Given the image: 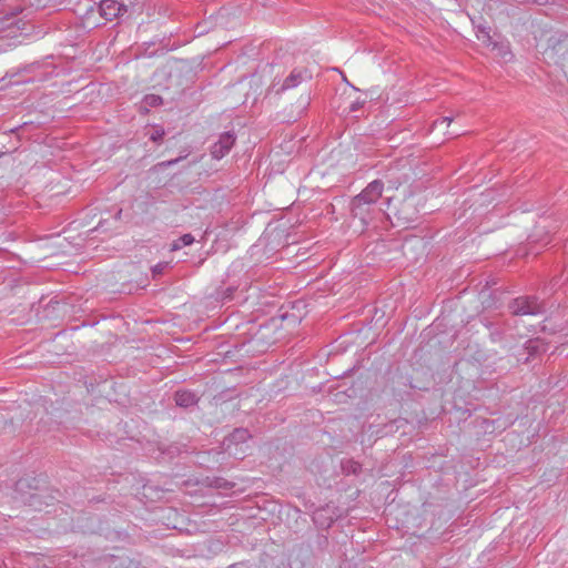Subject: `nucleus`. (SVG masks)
Listing matches in <instances>:
<instances>
[{"instance_id": "nucleus-15", "label": "nucleus", "mask_w": 568, "mask_h": 568, "mask_svg": "<svg viewBox=\"0 0 568 568\" xmlns=\"http://www.w3.org/2000/svg\"><path fill=\"white\" fill-rule=\"evenodd\" d=\"M324 509L317 510L313 515V521L322 529H328L333 524L332 517H324Z\"/></svg>"}, {"instance_id": "nucleus-22", "label": "nucleus", "mask_w": 568, "mask_h": 568, "mask_svg": "<svg viewBox=\"0 0 568 568\" xmlns=\"http://www.w3.org/2000/svg\"><path fill=\"white\" fill-rule=\"evenodd\" d=\"M344 468L347 473L357 474L361 470L362 466L357 462L348 460Z\"/></svg>"}, {"instance_id": "nucleus-24", "label": "nucleus", "mask_w": 568, "mask_h": 568, "mask_svg": "<svg viewBox=\"0 0 568 568\" xmlns=\"http://www.w3.org/2000/svg\"><path fill=\"white\" fill-rule=\"evenodd\" d=\"M169 263L162 262L158 263L155 266L152 267V274L153 277L163 274L164 270L168 267Z\"/></svg>"}, {"instance_id": "nucleus-21", "label": "nucleus", "mask_w": 568, "mask_h": 568, "mask_svg": "<svg viewBox=\"0 0 568 568\" xmlns=\"http://www.w3.org/2000/svg\"><path fill=\"white\" fill-rule=\"evenodd\" d=\"M185 156H179L176 159H173V160H169V161H162V162H159L158 164L154 165V170L155 171H159V170H162V169H165V168H169V166H172L176 163H179L181 160H183Z\"/></svg>"}, {"instance_id": "nucleus-4", "label": "nucleus", "mask_w": 568, "mask_h": 568, "mask_svg": "<svg viewBox=\"0 0 568 568\" xmlns=\"http://www.w3.org/2000/svg\"><path fill=\"white\" fill-rule=\"evenodd\" d=\"M60 496L59 490L48 487L41 489L37 488L34 493L29 494V496L24 498V503L32 509L41 511L44 507L51 506L58 501Z\"/></svg>"}, {"instance_id": "nucleus-10", "label": "nucleus", "mask_w": 568, "mask_h": 568, "mask_svg": "<svg viewBox=\"0 0 568 568\" xmlns=\"http://www.w3.org/2000/svg\"><path fill=\"white\" fill-rule=\"evenodd\" d=\"M97 566L98 568H136L135 561L125 555H106L100 557Z\"/></svg>"}, {"instance_id": "nucleus-35", "label": "nucleus", "mask_w": 568, "mask_h": 568, "mask_svg": "<svg viewBox=\"0 0 568 568\" xmlns=\"http://www.w3.org/2000/svg\"><path fill=\"white\" fill-rule=\"evenodd\" d=\"M21 128H22V126L13 128V129H10L9 131H10V132H16V131L20 130Z\"/></svg>"}, {"instance_id": "nucleus-25", "label": "nucleus", "mask_w": 568, "mask_h": 568, "mask_svg": "<svg viewBox=\"0 0 568 568\" xmlns=\"http://www.w3.org/2000/svg\"><path fill=\"white\" fill-rule=\"evenodd\" d=\"M164 134H165L164 130L161 128H158L151 133L150 140L153 142H159L163 139Z\"/></svg>"}, {"instance_id": "nucleus-28", "label": "nucleus", "mask_w": 568, "mask_h": 568, "mask_svg": "<svg viewBox=\"0 0 568 568\" xmlns=\"http://www.w3.org/2000/svg\"><path fill=\"white\" fill-rule=\"evenodd\" d=\"M0 419H2L4 422H7L9 419L11 424L13 423V417L9 416L8 408H2L0 410Z\"/></svg>"}, {"instance_id": "nucleus-1", "label": "nucleus", "mask_w": 568, "mask_h": 568, "mask_svg": "<svg viewBox=\"0 0 568 568\" xmlns=\"http://www.w3.org/2000/svg\"><path fill=\"white\" fill-rule=\"evenodd\" d=\"M544 57L549 63L568 68V33L556 32L547 39Z\"/></svg>"}, {"instance_id": "nucleus-27", "label": "nucleus", "mask_w": 568, "mask_h": 568, "mask_svg": "<svg viewBox=\"0 0 568 568\" xmlns=\"http://www.w3.org/2000/svg\"><path fill=\"white\" fill-rule=\"evenodd\" d=\"M452 122H453V118L452 116H444L442 119H438V120L434 121L432 128L434 129L438 124H443V123H447V125H449Z\"/></svg>"}, {"instance_id": "nucleus-18", "label": "nucleus", "mask_w": 568, "mask_h": 568, "mask_svg": "<svg viewBox=\"0 0 568 568\" xmlns=\"http://www.w3.org/2000/svg\"><path fill=\"white\" fill-rule=\"evenodd\" d=\"M489 31L490 29L488 27L478 26L476 33L477 39L488 47L493 43V39Z\"/></svg>"}, {"instance_id": "nucleus-31", "label": "nucleus", "mask_w": 568, "mask_h": 568, "mask_svg": "<svg viewBox=\"0 0 568 568\" xmlns=\"http://www.w3.org/2000/svg\"><path fill=\"white\" fill-rule=\"evenodd\" d=\"M290 317H293V318H294V320H296L297 322H300V321H301V317H295V315H294V314L285 313V314H283V315H282V318H283V320H288Z\"/></svg>"}, {"instance_id": "nucleus-26", "label": "nucleus", "mask_w": 568, "mask_h": 568, "mask_svg": "<svg viewBox=\"0 0 568 568\" xmlns=\"http://www.w3.org/2000/svg\"><path fill=\"white\" fill-rule=\"evenodd\" d=\"M317 545H318V548H320V549L324 550V549L327 547V545H328V539H327V537H326V536H323V535H320V536L317 537Z\"/></svg>"}, {"instance_id": "nucleus-30", "label": "nucleus", "mask_w": 568, "mask_h": 568, "mask_svg": "<svg viewBox=\"0 0 568 568\" xmlns=\"http://www.w3.org/2000/svg\"><path fill=\"white\" fill-rule=\"evenodd\" d=\"M503 333L499 329H495L490 332V338L493 342H499L501 339Z\"/></svg>"}, {"instance_id": "nucleus-38", "label": "nucleus", "mask_w": 568, "mask_h": 568, "mask_svg": "<svg viewBox=\"0 0 568 568\" xmlns=\"http://www.w3.org/2000/svg\"><path fill=\"white\" fill-rule=\"evenodd\" d=\"M23 481L22 480H19L18 481V486H22Z\"/></svg>"}, {"instance_id": "nucleus-2", "label": "nucleus", "mask_w": 568, "mask_h": 568, "mask_svg": "<svg viewBox=\"0 0 568 568\" xmlns=\"http://www.w3.org/2000/svg\"><path fill=\"white\" fill-rule=\"evenodd\" d=\"M549 349V344L540 338H529L520 347H516L513 352L518 364H530L541 361L544 354Z\"/></svg>"}, {"instance_id": "nucleus-33", "label": "nucleus", "mask_w": 568, "mask_h": 568, "mask_svg": "<svg viewBox=\"0 0 568 568\" xmlns=\"http://www.w3.org/2000/svg\"><path fill=\"white\" fill-rule=\"evenodd\" d=\"M6 213L3 211V209H0V223H3L6 221Z\"/></svg>"}, {"instance_id": "nucleus-13", "label": "nucleus", "mask_w": 568, "mask_h": 568, "mask_svg": "<svg viewBox=\"0 0 568 568\" xmlns=\"http://www.w3.org/2000/svg\"><path fill=\"white\" fill-rule=\"evenodd\" d=\"M200 398L191 390L180 389L174 393V402L176 406L189 408L199 403Z\"/></svg>"}, {"instance_id": "nucleus-8", "label": "nucleus", "mask_w": 568, "mask_h": 568, "mask_svg": "<svg viewBox=\"0 0 568 568\" xmlns=\"http://www.w3.org/2000/svg\"><path fill=\"white\" fill-rule=\"evenodd\" d=\"M235 141L236 136L233 131L222 133L219 140L211 146L212 158L220 160L225 156L231 151Z\"/></svg>"}, {"instance_id": "nucleus-36", "label": "nucleus", "mask_w": 568, "mask_h": 568, "mask_svg": "<svg viewBox=\"0 0 568 568\" xmlns=\"http://www.w3.org/2000/svg\"><path fill=\"white\" fill-rule=\"evenodd\" d=\"M103 223H104V221H101V222L99 223V225H98V229L103 227Z\"/></svg>"}, {"instance_id": "nucleus-23", "label": "nucleus", "mask_w": 568, "mask_h": 568, "mask_svg": "<svg viewBox=\"0 0 568 568\" xmlns=\"http://www.w3.org/2000/svg\"><path fill=\"white\" fill-rule=\"evenodd\" d=\"M406 209H408V205L407 204L403 205L402 210L398 212L397 219L399 221H403V224L409 225L412 222H414V219L410 216L402 215L406 211Z\"/></svg>"}, {"instance_id": "nucleus-32", "label": "nucleus", "mask_w": 568, "mask_h": 568, "mask_svg": "<svg viewBox=\"0 0 568 568\" xmlns=\"http://www.w3.org/2000/svg\"><path fill=\"white\" fill-rule=\"evenodd\" d=\"M462 134H463V132H459V131H456V132H447V135H448L449 138L459 136V135H462Z\"/></svg>"}, {"instance_id": "nucleus-11", "label": "nucleus", "mask_w": 568, "mask_h": 568, "mask_svg": "<svg viewBox=\"0 0 568 568\" xmlns=\"http://www.w3.org/2000/svg\"><path fill=\"white\" fill-rule=\"evenodd\" d=\"M384 190V183L382 180H374L371 182L358 195L355 197L365 201V203L375 205L381 199Z\"/></svg>"}, {"instance_id": "nucleus-17", "label": "nucleus", "mask_w": 568, "mask_h": 568, "mask_svg": "<svg viewBox=\"0 0 568 568\" xmlns=\"http://www.w3.org/2000/svg\"><path fill=\"white\" fill-rule=\"evenodd\" d=\"M210 480L209 486L217 489H232L234 487V483L226 480L222 477H213L207 478Z\"/></svg>"}, {"instance_id": "nucleus-20", "label": "nucleus", "mask_w": 568, "mask_h": 568, "mask_svg": "<svg viewBox=\"0 0 568 568\" xmlns=\"http://www.w3.org/2000/svg\"><path fill=\"white\" fill-rule=\"evenodd\" d=\"M493 45V49L498 50V54L504 59L507 60V57H511V52L509 51L507 45L499 44L497 42H494L490 44Z\"/></svg>"}, {"instance_id": "nucleus-34", "label": "nucleus", "mask_w": 568, "mask_h": 568, "mask_svg": "<svg viewBox=\"0 0 568 568\" xmlns=\"http://www.w3.org/2000/svg\"><path fill=\"white\" fill-rule=\"evenodd\" d=\"M121 215H122V210H121V209H119V210L116 211V213L114 214V219L118 221V220H120V219H121Z\"/></svg>"}, {"instance_id": "nucleus-29", "label": "nucleus", "mask_w": 568, "mask_h": 568, "mask_svg": "<svg viewBox=\"0 0 568 568\" xmlns=\"http://www.w3.org/2000/svg\"><path fill=\"white\" fill-rule=\"evenodd\" d=\"M365 101H359V100H356L354 101L351 106H349V111L351 112H356L358 111L363 105H364Z\"/></svg>"}, {"instance_id": "nucleus-7", "label": "nucleus", "mask_w": 568, "mask_h": 568, "mask_svg": "<svg viewBox=\"0 0 568 568\" xmlns=\"http://www.w3.org/2000/svg\"><path fill=\"white\" fill-rule=\"evenodd\" d=\"M351 211L354 219H358L363 226L368 225L376 213L375 206L354 197L351 202Z\"/></svg>"}, {"instance_id": "nucleus-12", "label": "nucleus", "mask_w": 568, "mask_h": 568, "mask_svg": "<svg viewBox=\"0 0 568 568\" xmlns=\"http://www.w3.org/2000/svg\"><path fill=\"white\" fill-rule=\"evenodd\" d=\"M305 71L294 69L290 75L283 81V83L277 88V84L273 82L268 92H274L275 94H281L287 89H292L297 87L304 80Z\"/></svg>"}, {"instance_id": "nucleus-5", "label": "nucleus", "mask_w": 568, "mask_h": 568, "mask_svg": "<svg viewBox=\"0 0 568 568\" xmlns=\"http://www.w3.org/2000/svg\"><path fill=\"white\" fill-rule=\"evenodd\" d=\"M166 84L164 89L172 93L171 98H179L189 84V79L183 75L180 67H171L166 72Z\"/></svg>"}, {"instance_id": "nucleus-37", "label": "nucleus", "mask_w": 568, "mask_h": 568, "mask_svg": "<svg viewBox=\"0 0 568 568\" xmlns=\"http://www.w3.org/2000/svg\"><path fill=\"white\" fill-rule=\"evenodd\" d=\"M227 291L230 292V293H229V295H227V297H231L233 290H232V288H229Z\"/></svg>"}, {"instance_id": "nucleus-19", "label": "nucleus", "mask_w": 568, "mask_h": 568, "mask_svg": "<svg viewBox=\"0 0 568 568\" xmlns=\"http://www.w3.org/2000/svg\"><path fill=\"white\" fill-rule=\"evenodd\" d=\"M143 102L148 106L155 108L163 103V99L158 94H146L143 99Z\"/></svg>"}, {"instance_id": "nucleus-3", "label": "nucleus", "mask_w": 568, "mask_h": 568, "mask_svg": "<svg viewBox=\"0 0 568 568\" xmlns=\"http://www.w3.org/2000/svg\"><path fill=\"white\" fill-rule=\"evenodd\" d=\"M510 313L515 316L523 315H539L546 313V305L544 301L535 295L519 296L508 304Z\"/></svg>"}, {"instance_id": "nucleus-16", "label": "nucleus", "mask_w": 568, "mask_h": 568, "mask_svg": "<svg viewBox=\"0 0 568 568\" xmlns=\"http://www.w3.org/2000/svg\"><path fill=\"white\" fill-rule=\"evenodd\" d=\"M194 241L195 240L192 234H190V233L183 234L182 236H180L179 239L173 241V243L171 244V251L181 250L184 246L193 244Z\"/></svg>"}, {"instance_id": "nucleus-14", "label": "nucleus", "mask_w": 568, "mask_h": 568, "mask_svg": "<svg viewBox=\"0 0 568 568\" xmlns=\"http://www.w3.org/2000/svg\"><path fill=\"white\" fill-rule=\"evenodd\" d=\"M503 293H499L498 291H491L486 295L485 291H481L483 296V305L487 308L489 307H498L499 304V297Z\"/></svg>"}, {"instance_id": "nucleus-9", "label": "nucleus", "mask_w": 568, "mask_h": 568, "mask_svg": "<svg viewBox=\"0 0 568 568\" xmlns=\"http://www.w3.org/2000/svg\"><path fill=\"white\" fill-rule=\"evenodd\" d=\"M251 438V434L247 428L239 427L235 428L230 435H227L223 442L222 447L224 452L230 455L236 456L237 453L233 452V447H237L240 444L246 443Z\"/></svg>"}, {"instance_id": "nucleus-6", "label": "nucleus", "mask_w": 568, "mask_h": 568, "mask_svg": "<svg viewBox=\"0 0 568 568\" xmlns=\"http://www.w3.org/2000/svg\"><path fill=\"white\" fill-rule=\"evenodd\" d=\"M133 8H130L126 4H123L116 0H101L98 4V11L102 18L106 21H112L113 19H121L128 12H132Z\"/></svg>"}]
</instances>
